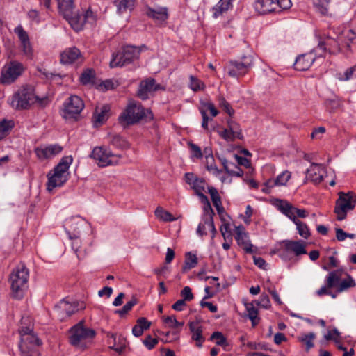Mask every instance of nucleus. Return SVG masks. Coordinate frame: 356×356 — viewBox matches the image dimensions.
Listing matches in <instances>:
<instances>
[{
  "instance_id": "nucleus-53",
  "label": "nucleus",
  "mask_w": 356,
  "mask_h": 356,
  "mask_svg": "<svg viewBox=\"0 0 356 356\" xmlns=\"http://www.w3.org/2000/svg\"><path fill=\"white\" fill-rule=\"evenodd\" d=\"M355 286V281L351 277H349L348 279H345L341 282V283L339 286V288L337 289V291L342 292V291L346 290L347 289H348L350 287Z\"/></svg>"
},
{
  "instance_id": "nucleus-58",
  "label": "nucleus",
  "mask_w": 356,
  "mask_h": 356,
  "mask_svg": "<svg viewBox=\"0 0 356 356\" xmlns=\"http://www.w3.org/2000/svg\"><path fill=\"white\" fill-rule=\"evenodd\" d=\"M188 144L192 151V156L201 159L202 157V153L200 147L191 142H189Z\"/></svg>"
},
{
  "instance_id": "nucleus-32",
  "label": "nucleus",
  "mask_w": 356,
  "mask_h": 356,
  "mask_svg": "<svg viewBox=\"0 0 356 356\" xmlns=\"http://www.w3.org/2000/svg\"><path fill=\"white\" fill-rule=\"evenodd\" d=\"M291 177L289 171L286 170L280 174L275 179H269L266 181V186L273 187L274 186H284Z\"/></svg>"
},
{
  "instance_id": "nucleus-44",
  "label": "nucleus",
  "mask_w": 356,
  "mask_h": 356,
  "mask_svg": "<svg viewBox=\"0 0 356 356\" xmlns=\"http://www.w3.org/2000/svg\"><path fill=\"white\" fill-rule=\"evenodd\" d=\"M314 332L302 334L298 337V340L306 346V350H309L314 347L313 340L315 338Z\"/></svg>"
},
{
  "instance_id": "nucleus-59",
  "label": "nucleus",
  "mask_w": 356,
  "mask_h": 356,
  "mask_svg": "<svg viewBox=\"0 0 356 356\" xmlns=\"http://www.w3.org/2000/svg\"><path fill=\"white\" fill-rule=\"evenodd\" d=\"M158 343V339L152 338L150 335L146 337L143 340V344L148 350H152Z\"/></svg>"
},
{
  "instance_id": "nucleus-47",
  "label": "nucleus",
  "mask_w": 356,
  "mask_h": 356,
  "mask_svg": "<svg viewBox=\"0 0 356 356\" xmlns=\"http://www.w3.org/2000/svg\"><path fill=\"white\" fill-rule=\"evenodd\" d=\"M356 78V65L348 68L343 74H338V79L342 81H349Z\"/></svg>"
},
{
  "instance_id": "nucleus-34",
  "label": "nucleus",
  "mask_w": 356,
  "mask_h": 356,
  "mask_svg": "<svg viewBox=\"0 0 356 356\" xmlns=\"http://www.w3.org/2000/svg\"><path fill=\"white\" fill-rule=\"evenodd\" d=\"M198 263L197 257L195 254L188 252L185 254L184 264L182 268V272L186 273L195 268Z\"/></svg>"
},
{
  "instance_id": "nucleus-63",
  "label": "nucleus",
  "mask_w": 356,
  "mask_h": 356,
  "mask_svg": "<svg viewBox=\"0 0 356 356\" xmlns=\"http://www.w3.org/2000/svg\"><path fill=\"white\" fill-rule=\"evenodd\" d=\"M339 337V332L337 329H334L332 331H328V332L324 336L326 340H336Z\"/></svg>"
},
{
  "instance_id": "nucleus-61",
  "label": "nucleus",
  "mask_w": 356,
  "mask_h": 356,
  "mask_svg": "<svg viewBox=\"0 0 356 356\" xmlns=\"http://www.w3.org/2000/svg\"><path fill=\"white\" fill-rule=\"evenodd\" d=\"M136 324L139 325L140 328H143V330L145 331L149 328L151 323L149 322L145 318H140L137 320Z\"/></svg>"
},
{
  "instance_id": "nucleus-27",
  "label": "nucleus",
  "mask_w": 356,
  "mask_h": 356,
  "mask_svg": "<svg viewBox=\"0 0 356 356\" xmlns=\"http://www.w3.org/2000/svg\"><path fill=\"white\" fill-rule=\"evenodd\" d=\"M59 13L70 22L73 17L74 0H56Z\"/></svg>"
},
{
  "instance_id": "nucleus-25",
  "label": "nucleus",
  "mask_w": 356,
  "mask_h": 356,
  "mask_svg": "<svg viewBox=\"0 0 356 356\" xmlns=\"http://www.w3.org/2000/svg\"><path fill=\"white\" fill-rule=\"evenodd\" d=\"M316 59L312 52L302 54L297 57L294 63V67L299 71L307 70Z\"/></svg>"
},
{
  "instance_id": "nucleus-13",
  "label": "nucleus",
  "mask_w": 356,
  "mask_h": 356,
  "mask_svg": "<svg viewBox=\"0 0 356 356\" xmlns=\"http://www.w3.org/2000/svg\"><path fill=\"white\" fill-rule=\"evenodd\" d=\"M274 204L281 213L292 221L299 220L296 216L304 218L308 216V212L305 209H298L286 200L277 199Z\"/></svg>"
},
{
  "instance_id": "nucleus-62",
  "label": "nucleus",
  "mask_w": 356,
  "mask_h": 356,
  "mask_svg": "<svg viewBox=\"0 0 356 356\" xmlns=\"http://www.w3.org/2000/svg\"><path fill=\"white\" fill-rule=\"evenodd\" d=\"M219 105L220 107L223 108L229 115H231L232 112H233L229 106V104L225 100L224 97L219 98Z\"/></svg>"
},
{
  "instance_id": "nucleus-42",
  "label": "nucleus",
  "mask_w": 356,
  "mask_h": 356,
  "mask_svg": "<svg viewBox=\"0 0 356 356\" xmlns=\"http://www.w3.org/2000/svg\"><path fill=\"white\" fill-rule=\"evenodd\" d=\"M189 81L188 86L193 92L203 90L205 88L204 82L195 76L191 75L189 76Z\"/></svg>"
},
{
  "instance_id": "nucleus-64",
  "label": "nucleus",
  "mask_w": 356,
  "mask_h": 356,
  "mask_svg": "<svg viewBox=\"0 0 356 356\" xmlns=\"http://www.w3.org/2000/svg\"><path fill=\"white\" fill-rule=\"evenodd\" d=\"M275 4L278 5L283 10L289 9L292 6L291 0H277Z\"/></svg>"
},
{
  "instance_id": "nucleus-43",
  "label": "nucleus",
  "mask_w": 356,
  "mask_h": 356,
  "mask_svg": "<svg viewBox=\"0 0 356 356\" xmlns=\"http://www.w3.org/2000/svg\"><path fill=\"white\" fill-rule=\"evenodd\" d=\"M14 127L12 120H3L0 122V140L4 138Z\"/></svg>"
},
{
  "instance_id": "nucleus-22",
  "label": "nucleus",
  "mask_w": 356,
  "mask_h": 356,
  "mask_svg": "<svg viewBox=\"0 0 356 356\" xmlns=\"http://www.w3.org/2000/svg\"><path fill=\"white\" fill-rule=\"evenodd\" d=\"M145 15L154 20L165 22L168 19L169 10L165 6H147L145 9Z\"/></svg>"
},
{
  "instance_id": "nucleus-60",
  "label": "nucleus",
  "mask_w": 356,
  "mask_h": 356,
  "mask_svg": "<svg viewBox=\"0 0 356 356\" xmlns=\"http://www.w3.org/2000/svg\"><path fill=\"white\" fill-rule=\"evenodd\" d=\"M207 229H209L211 231V229L207 227V224L205 223V220H204V218H202V222H200V224L197 227V234L200 236L207 235Z\"/></svg>"
},
{
  "instance_id": "nucleus-41",
  "label": "nucleus",
  "mask_w": 356,
  "mask_h": 356,
  "mask_svg": "<svg viewBox=\"0 0 356 356\" xmlns=\"http://www.w3.org/2000/svg\"><path fill=\"white\" fill-rule=\"evenodd\" d=\"M154 213L157 218L165 222H172L176 220L175 218L172 217V214L170 212L164 210L161 207H158L156 209Z\"/></svg>"
},
{
  "instance_id": "nucleus-56",
  "label": "nucleus",
  "mask_w": 356,
  "mask_h": 356,
  "mask_svg": "<svg viewBox=\"0 0 356 356\" xmlns=\"http://www.w3.org/2000/svg\"><path fill=\"white\" fill-rule=\"evenodd\" d=\"M211 339H216V344L218 346H224L226 344L227 340L224 335L220 332H214L211 337Z\"/></svg>"
},
{
  "instance_id": "nucleus-55",
  "label": "nucleus",
  "mask_w": 356,
  "mask_h": 356,
  "mask_svg": "<svg viewBox=\"0 0 356 356\" xmlns=\"http://www.w3.org/2000/svg\"><path fill=\"white\" fill-rule=\"evenodd\" d=\"M219 136L227 141H234L236 138L234 135L230 131L229 129H224L218 131Z\"/></svg>"
},
{
  "instance_id": "nucleus-57",
  "label": "nucleus",
  "mask_w": 356,
  "mask_h": 356,
  "mask_svg": "<svg viewBox=\"0 0 356 356\" xmlns=\"http://www.w3.org/2000/svg\"><path fill=\"white\" fill-rule=\"evenodd\" d=\"M181 296L184 301H191L194 298L191 289L189 286L184 287L181 291Z\"/></svg>"
},
{
  "instance_id": "nucleus-54",
  "label": "nucleus",
  "mask_w": 356,
  "mask_h": 356,
  "mask_svg": "<svg viewBox=\"0 0 356 356\" xmlns=\"http://www.w3.org/2000/svg\"><path fill=\"white\" fill-rule=\"evenodd\" d=\"M257 305L264 309H268L270 307V301L269 297L266 294H261L258 301L256 302Z\"/></svg>"
},
{
  "instance_id": "nucleus-51",
  "label": "nucleus",
  "mask_w": 356,
  "mask_h": 356,
  "mask_svg": "<svg viewBox=\"0 0 356 356\" xmlns=\"http://www.w3.org/2000/svg\"><path fill=\"white\" fill-rule=\"evenodd\" d=\"M228 129L230 130V131H232L236 138H242L243 135L238 124L234 121H229Z\"/></svg>"
},
{
  "instance_id": "nucleus-9",
  "label": "nucleus",
  "mask_w": 356,
  "mask_h": 356,
  "mask_svg": "<svg viewBox=\"0 0 356 356\" xmlns=\"http://www.w3.org/2000/svg\"><path fill=\"white\" fill-rule=\"evenodd\" d=\"M318 47L323 52H328L329 54H336L342 53L346 56H350L353 51L348 42H346V45L339 41L338 35L337 38L332 36H326L318 42Z\"/></svg>"
},
{
  "instance_id": "nucleus-14",
  "label": "nucleus",
  "mask_w": 356,
  "mask_h": 356,
  "mask_svg": "<svg viewBox=\"0 0 356 356\" xmlns=\"http://www.w3.org/2000/svg\"><path fill=\"white\" fill-rule=\"evenodd\" d=\"M85 309L83 302H70L65 300L60 301L55 307V312L60 321H64L71 315Z\"/></svg>"
},
{
  "instance_id": "nucleus-24",
  "label": "nucleus",
  "mask_w": 356,
  "mask_h": 356,
  "mask_svg": "<svg viewBox=\"0 0 356 356\" xmlns=\"http://www.w3.org/2000/svg\"><path fill=\"white\" fill-rule=\"evenodd\" d=\"M76 22H95L101 20V15L97 10L92 7L83 9L81 13L76 16Z\"/></svg>"
},
{
  "instance_id": "nucleus-36",
  "label": "nucleus",
  "mask_w": 356,
  "mask_h": 356,
  "mask_svg": "<svg viewBox=\"0 0 356 356\" xmlns=\"http://www.w3.org/2000/svg\"><path fill=\"white\" fill-rule=\"evenodd\" d=\"M245 306L248 312V316L252 322V327L256 326L259 321L257 309L255 308L254 302L246 303Z\"/></svg>"
},
{
  "instance_id": "nucleus-49",
  "label": "nucleus",
  "mask_w": 356,
  "mask_h": 356,
  "mask_svg": "<svg viewBox=\"0 0 356 356\" xmlns=\"http://www.w3.org/2000/svg\"><path fill=\"white\" fill-rule=\"evenodd\" d=\"M222 163H223V165H224V168H225L226 172L229 175L236 176V177H242L243 176V171L240 168L236 166V170H234L230 168L231 165H234L233 163H229L227 161H223Z\"/></svg>"
},
{
  "instance_id": "nucleus-33",
  "label": "nucleus",
  "mask_w": 356,
  "mask_h": 356,
  "mask_svg": "<svg viewBox=\"0 0 356 356\" xmlns=\"http://www.w3.org/2000/svg\"><path fill=\"white\" fill-rule=\"evenodd\" d=\"M232 1L231 0H220L218 3L213 8V16L217 18L227 12L232 6Z\"/></svg>"
},
{
  "instance_id": "nucleus-21",
  "label": "nucleus",
  "mask_w": 356,
  "mask_h": 356,
  "mask_svg": "<svg viewBox=\"0 0 356 356\" xmlns=\"http://www.w3.org/2000/svg\"><path fill=\"white\" fill-rule=\"evenodd\" d=\"M325 173V169L323 165L312 163L306 171V179L315 184H318L323 181Z\"/></svg>"
},
{
  "instance_id": "nucleus-30",
  "label": "nucleus",
  "mask_w": 356,
  "mask_h": 356,
  "mask_svg": "<svg viewBox=\"0 0 356 356\" xmlns=\"http://www.w3.org/2000/svg\"><path fill=\"white\" fill-rule=\"evenodd\" d=\"M110 106L107 104L97 107L94 113L95 124H102L109 117Z\"/></svg>"
},
{
  "instance_id": "nucleus-39",
  "label": "nucleus",
  "mask_w": 356,
  "mask_h": 356,
  "mask_svg": "<svg viewBox=\"0 0 356 356\" xmlns=\"http://www.w3.org/2000/svg\"><path fill=\"white\" fill-rule=\"evenodd\" d=\"M136 0H116L115 3L120 13L131 10L134 8Z\"/></svg>"
},
{
  "instance_id": "nucleus-18",
  "label": "nucleus",
  "mask_w": 356,
  "mask_h": 356,
  "mask_svg": "<svg viewBox=\"0 0 356 356\" xmlns=\"http://www.w3.org/2000/svg\"><path fill=\"white\" fill-rule=\"evenodd\" d=\"M281 251L284 254L293 252L296 256L307 254L305 243L302 241H283Z\"/></svg>"
},
{
  "instance_id": "nucleus-19",
  "label": "nucleus",
  "mask_w": 356,
  "mask_h": 356,
  "mask_svg": "<svg viewBox=\"0 0 356 356\" xmlns=\"http://www.w3.org/2000/svg\"><path fill=\"white\" fill-rule=\"evenodd\" d=\"M15 32L20 40V47L23 54L28 58L31 59L33 56V51L27 33L20 25L15 28Z\"/></svg>"
},
{
  "instance_id": "nucleus-52",
  "label": "nucleus",
  "mask_w": 356,
  "mask_h": 356,
  "mask_svg": "<svg viewBox=\"0 0 356 356\" xmlns=\"http://www.w3.org/2000/svg\"><path fill=\"white\" fill-rule=\"evenodd\" d=\"M208 192L210 194L212 202L214 204H218V202H222L221 197L218 193V190L213 186H208Z\"/></svg>"
},
{
  "instance_id": "nucleus-4",
  "label": "nucleus",
  "mask_w": 356,
  "mask_h": 356,
  "mask_svg": "<svg viewBox=\"0 0 356 356\" xmlns=\"http://www.w3.org/2000/svg\"><path fill=\"white\" fill-rule=\"evenodd\" d=\"M72 163L71 156L63 157L54 167V170L47 174V188L51 191L56 187L62 186L68 179V170Z\"/></svg>"
},
{
  "instance_id": "nucleus-35",
  "label": "nucleus",
  "mask_w": 356,
  "mask_h": 356,
  "mask_svg": "<svg viewBox=\"0 0 356 356\" xmlns=\"http://www.w3.org/2000/svg\"><path fill=\"white\" fill-rule=\"evenodd\" d=\"M68 235H69V238L72 241V248L76 253L78 259H83L85 257L86 254H85L84 251L82 252L80 250L81 241L79 238V236H78L75 234H74L72 235L70 232H68Z\"/></svg>"
},
{
  "instance_id": "nucleus-31",
  "label": "nucleus",
  "mask_w": 356,
  "mask_h": 356,
  "mask_svg": "<svg viewBox=\"0 0 356 356\" xmlns=\"http://www.w3.org/2000/svg\"><path fill=\"white\" fill-rule=\"evenodd\" d=\"M338 38L343 45H346V42H348L351 47V44L356 42V29L346 28L342 30L341 33L338 35Z\"/></svg>"
},
{
  "instance_id": "nucleus-28",
  "label": "nucleus",
  "mask_w": 356,
  "mask_h": 356,
  "mask_svg": "<svg viewBox=\"0 0 356 356\" xmlns=\"http://www.w3.org/2000/svg\"><path fill=\"white\" fill-rule=\"evenodd\" d=\"M275 3L273 0H258L254 3V8L261 15H266L273 12Z\"/></svg>"
},
{
  "instance_id": "nucleus-48",
  "label": "nucleus",
  "mask_w": 356,
  "mask_h": 356,
  "mask_svg": "<svg viewBox=\"0 0 356 356\" xmlns=\"http://www.w3.org/2000/svg\"><path fill=\"white\" fill-rule=\"evenodd\" d=\"M111 144L120 149H127L129 147L128 142L119 136H114L111 140Z\"/></svg>"
},
{
  "instance_id": "nucleus-5",
  "label": "nucleus",
  "mask_w": 356,
  "mask_h": 356,
  "mask_svg": "<svg viewBox=\"0 0 356 356\" xmlns=\"http://www.w3.org/2000/svg\"><path fill=\"white\" fill-rule=\"evenodd\" d=\"M144 118H152V112L149 109L145 110L140 103L130 101L119 116L118 120L124 125H130L138 122Z\"/></svg>"
},
{
  "instance_id": "nucleus-11",
  "label": "nucleus",
  "mask_w": 356,
  "mask_h": 356,
  "mask_svg": "<svg viewBox=\"0 0 356 356\" xmlns=\"http://www.w3.org/2000/svg\"><path fill=\"white\" fill-rule=\"evenodd\" d=\"M24 70V65L16 60L6 63L1 70V83L10 84L13 83Z\"/></svg>"
},
{
  "instance_id": "nucleus-23",
  "label": "nucleus",
  "mask_w": 356,
  "mask_h": 356,
  "mask_svg": "<svg viewBox=\"0 0 356 356\" xmlns=\"http://www.w3.org/2000/svg\"><path fill=\"white\" fill-rule=\"evenodd\" d=\"M160 86L156 83L154 79H148L141 81L138 90V96L142 99H147L149 94L159 90Z\"/></svg>"
},
{
  "instance_id": "nucleus-12",
  "label": "nucleus",
  "mask_w": 356,
  "mask_h": 356,
  "mask_svg": "<svg viewBox=\"0 0 356 356\" xmlns=\"http://www.w3.org/2000/svg\"><path fill=\"white\" fill-rule=\"evenodd\" d=\"M253 65L252 56H244L241 61H230L226 67L228 74L234 78L244 76Z\"/></svg>"
},
{
  "instance_id": "nucleus-46",
  "label": "nucleus",
  "mask_w": 356,
  "mask_h": 356,
  "mask_svg": "<svg viewBox=\"0 0 356 356\" xmlns=\"http://www.w3.org/2000/svg\"><path fill=\"white\" fill-rule=\"evenodd\" d=\"M190 331L193 333L192 339L195 341L204 339L202 336V329L197 323L191 322L189 323Z\"/></svg>"
},
{
  "instance_id": "nucleus-37",
  "label": "nucleus",
  "mask_w": 356,
  "mask_h": 356,
  "mask_svg": "<svg viewBox=\"0 0 356 356\" xmlns=\"http://www.w3.org/2000/svg\"><path fill=\"white\" fill-rule=\"evenodd\" d=\"M163 323L166 327L169 328L176 329L177 330H181L183 327L184 322H179L177 320L175 316H163L162 318Z\"/></svg>"
},
{
  "instance_id": "nucleus-7",
  "label": "nucleus",
  "mask_w": 356,
  "mask_h": 356,
  "mask_svg": "<svg viewBox=\"0 0 356 356\" xmlns=\"http://www.w3.org/2000/svg\"><path fill=\"white\" fill-rule=\"evenodd\" d=\"M90 156L101 168L118 165L120 163L122 159L121 155L113 154L108 148L104 146L95 147Z\"/></svg>"
},
{
  "instance_id": "nucleus-45",
  "label": "nucleus",
  "mask_w": 356,
  "mask_h": 356,
  "mask_svg": "<svg viewBox=\"0 0 356 356\" xmlns=\"http://www.w3.org/2000/svg\"><path fill=\"white\" fill-rule=\"evenodd\" d=\"M293 222L296 225V229L299 235L305 239L308 238L310 236V232L308 226L300 220H296Z\"/></svg>"
},
{
  "instance_id": "nucleus-26",
  "label": "nucleus",
  "mask_w": 356,
  "mask_h": 356,
  "mask_svg": "<svg viewBox=\"0 0 356 356\" xmlns=\"http://www.w3.org/2000/svg\"><path fill=\"white\" fill-rule=\"evenodd\" d=\"M81 59L80 50L75 47H70L60 53V62L63 64L70 65Z\"/></svg>"
},
{
  "instance_id": "nucleus-6",
  "label": "nucleus",
  "mask_w": 356,
  "mask_h": 356,
  "mask_svg": "<svg viewBox=\"0 0 356 356\" xmlns=\"http://www.w3.org/2000/svg\"><path fill=\"white\" fill-rule=\"evenodd\" d=\"M19 334L21 336L19 350L22 356H39L38 347L42 343L33 333L32 328L22 327L19 330Z\"/></svg>"
},
{
  "instance_id": "nucleus-50",
  "label": "nucleus",
  "mask_w": 356,
  "mask_h": 356,
  "mask_svg": "<svg viewBox=\"0 0 356 356\" xmlns=\"http://www.w3.org/2000/svg\"><path fill=\"white\" fill-rule=\"evenodd\" d=\"M340 280V277L336 271H332L328 274L327 277V285L328 288H332L337 285Z\"/></svg>"
},
{
  "instance_id": "nucleus-1",
  "label": "nucleus",
  "mask_w": 356,
  "mask_h": 356,
  "mask_svg": "<svg viewBox=\"0 0 356 356\" xmlns=\"http://www.w3.org/2000/svg\"><path fill=\"white\" fill-rule=\"evenodd\" d=\"M69 342L74 348L82 350L88 348L96 335L93 329L85 327L84 322L80 321L69 331Z\"/></svg>"
},
{
  "instance_id": "nucleus-17",
  "label": "nucleus",
  "mask_w": 356,
  "mask_h": 356,
  "mask_svg": "<svg viewBox=\"0 0 356 356\" xmlns=\"http://www.w3.org/2000/svg\"><path fill=\"white\" fill-rule=\"evenodd\" d=\"M235 240L237 244L241 247L247 253H252V244L250 242L248 232L244 226L238 225L235 227Z\"/></svg>"
},
{
  "instance_id": "nucleus-38",
  "label": "nucleus",
  "mask_w": 356,
  "mask_h": 356,
  "mask_svg": "<svg viewBox=\"0 0 356 356\" xmlns=\"http://www.w3.org/2000/svg\"><path fill=\"white\" fill-rule=\"evenodd\" d=\"M330 3V0H315L314 1V6L317 11L324 16H331L328 10Z\"/></svg>"
},
{
  "instance_id": "nucleus-20",
  "label": "nucleus",
  "mask_w": 356,
  "mask_h": 356,
  "mask_svg": "<svg viewBox=\"0 0 356 356\" xmlns=\"http://www.w3.org/2000/svg\"><path fill=\"white\" fill-rule=\"evenodd\" d=\"M185 181L191 186V188L197 195L200 193H204L207 187V184L204 179L197 177L191 172H186L184 175Z\"/></svg>"
},
{
  "instance_id": "nucleus-29",
  "label": "nucleus",
  "mask_w": 356,
  "mask_h": 356,
  "mask_svg": "<svg viewBox=\"0 0 356 356\" xmlns=\"http://www.w3.org/2000/svg\"><path fill=\"white\" fill-rule=\"evenodd\" d=\"M203 210L204 213L202 218H204L205 223L207 224V227L211 229V232L212 233V238H213L216 232L213 219L214 211L210 203L204 205Z\"/></svg>"
},
{
  "instance_id": "nucleus-10",
  "label": "nucleus",
  "mask_w": 356,
  "mask_h": 356,
  "mask_svg": "<svg viewBox=\"0 0 356 356\" xmlns=\"http://www.w3.org/2000/svg\"><path fill=\"white\" fill-rule=\"evenodd\" d=\"M339 198L336 202L334 213L337 214L338 220H343L346 218L347 211L354 209L356 204V198L353 193H339Z\"/></svg>"
},
{
  "instance_id": "nucleus-2",
  "label": "nucleus",
  "mask_w": 356,
  "mask_h": 356,
  "mask_svg": "<svg viewBox=\"0 0 356 356\" xmlns=\"http://www.w3.org/2000/svg\"><path fill=\"white\" fill-rule=\"evenodd\" d=\"M8 101L10 105L15 109H26L35 102L42 106L49 103L47 96L40 98L33 93L31 88H23L19 90L12 95Z\"/></svg>"
},
{
  "instance_id": "nucleus-16",
  "label": "nucleus",
  "mask_w": 356,
  "mask_h": 356,
  "mask_svg": "<svg viewBox=\"0 0 356 356\" xmlns=\"http://www.w3.org/2000/svg\"><path fill=\"white\" fill-rule=\"evenodd\" d=\"M84 108L83 100L77 95H71L65 103V117H74L79 115Z\"/></svg>"
},
{
  "instance_id": "nucleus-3",
  "label": "nucleus",
  "mask_w": 356,
  "mask_h": 356,
  "mask_svg": "<svg viewBox=\"0 0 356 356\" xmlns=\"http://www.w3.org/2000/svg\"><path fill=\"white\" fill-rule=\"evenodd\" d=\"M29 277V269L24 264L17 265L11 272L9 277L10 282L12 296L16 299H21L28 286Z\"/></svg>"
},
{
  "instance_id": "nucleus-8",
  "label": "nucleus",
  "mask_w": 356,
  "mask_h": 356,
  "mask_svg": "<svg viewBox=\"0 0 356 356\" xmlns=\"http://www.w3.org/2000/svg\"><path fill=\"white\" fill-rule=\"evenodd\" d=\"M142 48H145V46L139 47L128 45L123 47L122 52L113 54L112 59L110 61V67L111 68L122 67L131 63L138 58Z\"/></svg>"
},
{
  "instance_id": "nucleus-15",
  "label": "nucleus",
  "mask_w": 356,
  "mask_h": 356,
  "mask_svg": "<svg viewBox=\"0 0 356 356\" xmlns=\"http://www.w3.org/2000/svg\"><path fill=\"white\" fill-rule=\"evenodd\" d=\"M63 147L57 144L49 145H40L34 149L37 158L40 161L51 159L59 154Z\"/></svg>"
},
{
  "instance_id": "nucleus-40",
  "label": "nucleus",
  "mask_w": 356,
  "mask_h": 356,
  "mask_svg": "<svg viewBox=\"0 0 356 356\" xmlns=\"http://www.w3.org/2000/svg\"><path fill=\"white\" fill-rule=\"evenodd\" d=\"M95 72L92 69L86 70L80 76L79 80L83 85L94 83Z\"/></svg>"
}]
</instances>
